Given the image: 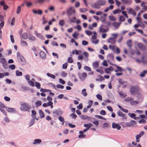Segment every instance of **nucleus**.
Segmentation results:
<instances>
[{
	"label": "nucleus",
	"instance_id": "1a4fd4ad",
	"mask_svg": "<svg viewBox=\"0 0 147 147\" xmlns=\"http://www.w3.org/2000/svg\"><path fill=\"white\" fill-rule=\"evenodd\" d=\"M112 127L113 128H116L118 130L120 129L121 128L120 125L116 123H113L112 125Z\"/></svg>",
	"mask_w": 147,
	"mask_h": 147
},
{
	"label": "nucleus",
	"instance_id": "79ce46f5",
	"mask_svg": "<svg viewBox=\"0 0 147 147\" xmlns=\"http://www.w3.org/2000/svg\"><path fill=\"white\" fill-rule=\"evenodd\" d=\"M100 32H105L107 31V30L102 27H100L99 30Z\"/></svg>",
	"mask_w": 147,
	"mask_h": 147
},
{
	"label": "nucleus",
	"instance_id": "f704fd0d",
	"mask_svg": "<svg viewBox=\"0 0 147 147\" xmlns=\"http://www.w3.org/2000/svg\"><path fill=\"white\" fill-rule=\"evenodd\" d=\"M116 53L118 54L120 53V49L118 47L115 48V49L113 50Z\"/></svg>",
	"mask_w": 147,
	"mask_h": 147
},
{
	"label": "nucleus",
	"instance_id": "58836bf2",
	"mask_svg": "<svg viewBox=\"0 0 147 147\" xmlns=\"http://www.w3.org/2000/svg\"><path fill=\"white\" fill-rule=\"evenodd\" d=\"M130 103L131 105H135L138 103V102L137 101L132 100L130 102Z\"/></svg>",
	"mask_w": 147,
	"mask_h": 147
},
{
	"label": "nucleus",
	"instance_id": "603ef678",
	"mask_svg": "<svg viewBox=\"0 0 147 147\" xmlns=\"http://www.w3.org/2000/svg\"><path fill=\"white\" fill-rule=\"evenodd\" d=\"M119 83L121 85H124L126 83L125 82L123 81L121 79H119L118 80Z\"/></svg>",
	"mask_w": 147,
	"mask_h": 147
},
{
	"label": "nucleus",
	"instance_id": "bf43d9fd",
	"mask_svg": "<svg viewBox=\"0 0 147 147\" xmlns=\"http://www.w3.org/2000/svg\"><path fill=\"white\" fill-rule=\"evenodd\" d=\"M80 134V135L78 136V138H85L86 136V135L85 134Z\"/></svg>",
	"mask_w": 147,
	"mask_h": 147
},
{
	"label": "nucleus",
	"instance_id": "052dcab7",
	"mask_svg": "<svg viewBox=\"0 0 147 147\" xmlns=\"http://www.w3.org/2000/svg\"><path fill=\"white\" fill-rule=\"evenodd\" d=\"M28 83L32 87L34 86V83L31 81L30 80L28 81Z\"/></svg>",
	"mask_w": 147,
	"mask_h": 147
},
{
	"label": "nucleus",
	"instance_id": "c9c22d12",
	"mask_svg": "<svg viewBox=\"0 0 147 147\" xmlns=\"http://www.w3.org/2000/svg\"><path fill=\"white\" fill-rule=\"evenodd\" d=\"M58 119L61 122H62V124H63L64 123V118L63 117L60 116L59 117Z\"/></svg>",
	"mask_w": 147,
	"mask_h": 147
},
{
	"label": "nucleus",
	"instance_id": "20e7f679",
	"mask_svg": "<svg viewBox=\"0 0 147 147\" xmlns=\"http://www.w3.org/2000/svg\"><path fill=\"white\" fill-rule=\"evenodd\" d=\"M17 58L19 62L22 64L25 61L24 58L20 53H17Z\"/></svg>",
	"mask_w": 147,
	"mask_h": 147
},
{
	"label": "nucleus",
	"instance_id": "0eeeda50",
	"mask_svg": "<svg viewBox=\"0 0 147 147\" xmlns=\"http://www.w3.org/2000/svg\"><path fill=\"white\" fill-rule=\"evenodd\" d=\"M32 11L34 14H38L40 15H42L43 13L42 11L40 9H38V10L33 9L32 10Z\"/></svg>",
	"mask_w": 147,
	"mask_h": 147
},
{
	"label": "nucleus",
	"instance_id": "6ab92c4d",
	"mask_svg": "<svg viewBox=\"0 0 147 147\" xmlns=\"http://www.w3.org/2000/svg\"><path fill=\"white\" fill-rule=\"evenodd\" d=\"M39 113L41 118H42L45 117V115L44 113L41 110H39Z\"/></svg>",
	"mask_w": 147,
	"mask_h": 147
},
{
	"label": "nucleus",
	"instance_id": "72a5a7b5",
	"mask_svg": "<svg viewBox=\"0 0 147 147\" xmlns=\"http://www.w3.org/2000/svg\"><path fill=\"white\" fill-rule=\"evenodd\" d=\"M117 114L119 116L121 117H124L125 115V114H123L122 112L120 111H119L117 112Z\"/></svg>",
	"mask_w": 147,
	"mask_h": 147
},
{
	"label": "nucleus",
	"instance_id": "5fc2aeb1",
	"mask_svg": "<svg viewBox=\"0 0 147 147\" xmlns=\"http://www.w3.org/2000/svg\"><path fill=\"white\" fill-rule=\"evenodd\" d=\"M95 117H96L99 118L100 119H104V120H106V119L105 118L102 116H100V115H95Z\"/></svg>",
	"mask_w": 147,
	"mask_h": 147
},
{
	"label": "nucleus",
	"instance_id": "5701e85b",
	"mask_svg": "<svg viewBox=\"0 0 147 147\" xmlns=\"http://www.w3.org/2000/svg\"><path fill=\"white\" fill-rule=\"evenodd\" d=\"M133 99L131 97H128L125 98L124 99V101L125 102H128L129 101H131L133 100Z\"/></svg>",
	"mask_w": 147,
	"mask_h": 147
},
{
	"label": "nucleus",
	"instance_id": "ddd939ff",
	"mask_svg": "<svg viewBox=\"0 0 147 147\" xmlns=\"http://www.w3.org/2000/svg\"><path fill=\"white\" fill-rule=\"evenodd\" d=\"M128 13L131 14H132L134 16H135L136 15V13L135 11L131 8L129 9L128 11Z\"/></svg>",
	"mask_w": 147,
	"mask_h": 147
},
{
	"label": "nucleus",
	"instance_id": "4d7b16f0",
	"mask_svg": "<svg viewBox=\"0 0 147 147\" xmlns=\"http://www.w3.org/2000/svg\"><path fill=\"white\" fill-rule=\"evenodd\" d=\"M21 10V8L20 6H18L17 9V11L16 13L17 14H19L20 13V11Z\"/></svg>",
	"mask_w": 147,
	"mask_h": 147
},
{
	"label": "nucleus",
	"instance_id": "a18cd8bd",
	"mask_svg": "<svg viewBox=\"0 0 147 147\" xmlns=\"http://www.w3.org/2000/svg\"><path fill=\"white\" fill-rule=\"evenodd\" d=\"M119 20L120 21L124 22L125 20V18L123 16H121L119 18Z\"/></svg>",
	"mask_w": 147,
	"mask_h": 147
},
{
	"label": "nucleus",
	"instance_id": "ea45409f",
	"mask_svg": "<svg viewBox=\"0 0 147 147\" xmlns=\"http://www.w3.org/2000/svg\"><path fill=\"white\" fill-rule=\"evenodd\" d=\"M76 17H74L70 20L69 21L70 22L75 23L76 21Z\"/></svg>",
	"mask_w": 147,
	"mask_h": 147
},
{
	"label": "nucleus",
	"instance_id": "cd10ccee",
	"mask_svg": "<svg viewBox=\"0 0 147 147\" xmlns=\"http://www.w3.org/2000/svg\"><path fill=\"white\" fill-rule=\"evenodd\" d=\"M21 90L23 91H28L29 90V88L25 86H22L21 88Z\"/></svg>",
	"mask_w": 147,
	"mask_h": 147
},
{
	"label": "nucleus",
	"instance_id": "c85d7f7f",
	"mask_svg": "<svg viewBox=\"0 0 147 147\" xmlns=\"http://www.w3.org/2000/svg\"><path fill=\"white\" fill-rule=\"evenodd\" d=\"M45 1V0H37L35 1V3L42 4H43Z\"/></svg>",
	"mask_w": 147,
	"mask_h": 147
},
{
	"label": "nucleus",
	"instance_id": "9d476101",
	"mask_svg": "<svg viewBox=\"0 0 147 147\" xmlns=\"http://www.w3.org/2000/svg\"><path fill=\"white\" fill-rule=\"evenodd\" d=\"M97 3H98L99 6H103L105 5L106 1L104 0H98L97 1Z\"/></svg>",
	"mask_w": 147,
	"mask_h": 147
},
{
	"label": "nucleus",
	"instance_id": "f03ea898",
	"mask_svg": "<svg viewBox=\"0 0 147 147\" xmlns=\"http://www.w3.org/2000/svg\"><path fill=\"white\" fill-rule=\"evenodd\" d=\"M139 90L138 86H133L131 87L130 92L132 94L134 95L139 91Z\"/></svg>",
	"mask_w": 147,
	"mask_h": 147
},
{
	"label": "nucleus",
	"instance_id": "09e8293b",
	"mask_svg": "<svg viewBox=\"0 0 147 147\" xmlns=\"http://www.w3.org/2000/svg\"><path fill=\"white\" fill-rule=\"evenodd\" d=\"M147 73V70H144L143 72L141 73L140 76L141 77H143L145 76V74Z\"/></svg>",
	"mask_w": 147,
	"mask_h": 147
},
{
	"label": "nucleus",
	"instance_id": "dca6fc26",
	"mask_svg": "<svg viewBox=\"0 0 147 147\" xmlns=\"http://www.w3.org/2000/svg\"><path fill=\"white\" fill-rule=\"evenodd\" d=\"M9 75V74L8 72H5L4 73H0V78H3L5 76H7Z\"/></svg>",
	"mask_w": 147,
	"mask_h": 147
},
{
	"label": "nucleus",
	"instance_id": "4be33fe9",
	"mask_svg": "<svg viewBox=\"0 0 147 147\" xmlns=\"http://www.w3.org/2000/svg\"><path fill=\"white\" fill-rule=\"evenodd\" d=\"M121 1L125 4H130L132 2L131 0H121Z\"/></svg>",
	"mask_w": 147,
	"mask_h": 147
},
{
	"label": "nucleus",
	"instance_id": "473e14b6",
	"mask_svg": "<svg viewBox=\"0 0 147 147\" xmlns=\"http://www.w3.org/2000/svg\"><path fill=\"white\" fill-rule=\"evenodd\" d=\"M6 109L7 111L10 112H13L15 111V109L10 108L6 107Z\"/></svg>",
	"mask_w": 147,
	"mask_h": 147
},
{
	"label": "nucleus",
	"instance_id": "f257e3e1",
	"mask_svg": "<svg viewBox=\"0 0 147 147\" xmlns=\"http://www.w3.org/2000/svg\"><path fill=\"white\" fill-rule=\"evenodd\" d=\"M21 105L20 109L23 111H29L31 108V107L28 103L22 102H20Z\"/></svg>",
	"mask_w": 147,
	"mask_h": 147
},
{
	"label": "nucleus",
	"instance_id": "37998d69",
	"mask_svg": "<svg viewBox=\"0 0 147 147\" xmlns=\"http://www.w3.org/2000/svg\"><path fill=\"white\" fill-rule=\"evenodd\" d=\"M25 3H26V6L27 7H30L32 5V3L31 2H28L27 1H25Z\"/></svg>",
	"mask_w": 147,
	"mask_h": 147
},
{
	"label": "nucleus",
	"instance_id": "bb28decb",
	"mask_svg": "<svg viewBox=\"0 0 147 147\" xmlns=\"http://www.w3.org/2000/svg\"><path fill=\"white\" fill-rule=\"evenodd\" d=\"M93 125L91 123H88V124H85L84 125V126L87 128V129H89Z\"/></svg>",
	"mask_w": 147,
	"mask_h": 147
},
{
	"label": "nucleus",
	"instance_id": "e2e57ef3",
	"mask_svg": "<svg viewBox=\"0 0 147 147\" xmlns=\"http://www.w3.org/2000/svg\"><path fill=\"white\" fill-rule=\"evenodd\" d=\"M115 0L117 6L118 7H119L121 4L120 2L118 0Z\"/></svg>",
	"mask_w": 147,
	"mask_h": 147
},
{
	"label": "nucleus",
	"instance_id": "7c9ffc66",
	"mask_svg": "<svg viewBox=\"0 0 147 147\" xmlns=\"http://www.w3.org/2000/svg\"><path fill=\"white\" fill-rule=\"evenodd\" d=\"M41 142V140L40 139H37L34 140L33 142L34 144H40Z\"/></svg>",
	"mask_w": 147,
	"mask_h": 147
},
{
	"label": "nucleus",
	"instance_id": "c756f323",
	"mask_svg": "<svg viewBox=\"0 0 147 147\" xmlns=\"http://www.w3.org/2000/svg\"><path fill=\"white\" fill-rule=\"evenodd\" d=\"M118 107L120 109H121L123 112L126 113H127L128 112V110L123 108V107H121V106L119 105Z\"/></svg>",
	"mask_w": 147,
	"mask_h": 147
},
{
	"label": "nucleus",
	"instance_id": "de8ad7c7",
	"mask_svg": "<svg viewBox=\"0 0 147 147\" xmlns=\"http://www.w3.org/2000/svg\"><path fill=\"white\" fill-rule=\"evenodd\" d=\"M32 116H34V117H33L34 118H36L35 116L36 114V111L34 110H32Z\"/></svg>",
	"mask_w": 147,
	"mask_h": 147
},
{
	"label": "nucleus",
	"instance_id": "423d86ee",
	"mask_svg": "<svg viewBox=\"0 0 147 147\" xmlns=\"http://www.w3.org/2000/svg\"><path fill=\"white\" fill-rule=\"evenodd\" d=\"M87 76V74L85 72H83L79 74L80 79L82 81L84 80Z\"/></svg>",
	"mask_w": 147,
	"mask_h": 147
},
{
	"label": "nucleus",
	"instance_id": "412c9836",
	"mask_svg": "<svg viewBox=\"0 0 147 147\" xmlns=\"http://www.w3.org/2000/svg\"><path fill=\"white\" fill-rule=\"evenodd\" d=\"M141 61L144 64H146L147 63V59L146 58L145 56L142 57Z\"/></svg>",
	"mask_w": 147,
	"mask_h": 147
},
{
	"label": "nucleus",
	"instance_id": "2f4dec72",
	"mask_svg": "<svg viewBox=\"0 0 147 147\" xmlns=\"http://www.w3.org/2000/svg\"><path fill=\"white\" fill-rule=\"evenodd\" d=\"M47 75L48 77H50L53 79H55V76L54 75L51 74L50 73H47Z\"/></svg>",
	"mask_w": 147,
	"mask_h": 147
},
{
	"label": "nucleus",
	"instance_id": "69168bd1",
	"mask_svg": "<svg viewBox=\"0 0 147 147\" xmlns=\"http://www.w3.org/2000/svg\"><path fill=\"white\" fill-rule=\"evenodd\" d=\"M79 35V33L78 32H75L73 34V37H77Z\"/></svg>",
	"mask_w": 147,
	"mask_h": 147
},
{
	"label": "nucleus",
	"instance_id": "b1692460",
	"mask_svg": "<svg viewBox=\"0 0 147 147\" xmlns=\"http://www.w3.org/2000/svg\"><path fill=\"white\" fill-rule=\"evenodd\" d=\"M120 24V23H119L117 22H114L113 23V25L115 28H117L119 27Z\"/></svg>",
	"mask_w": 147,
	"mask_h": 147
},
{
	"label": "nucleus",
	"instance_id": "3c124183",
	"mask_svg": "<svg viewBox=\"0 0 147 147\" xmlns=\"http://www.w3.org/2000/svg\"><path fill=\"white\" fill-rule=\"evenodd\" d=\"M51 101H49L48 103H44L43 104L42 106L44 107H46L49 106L50 102Z\"/></svg>",
	"mask_w": 147,
	"mask_h": 147
},
{
	"label": "nucleus",
	"instance_id": "a878e982",
	"mask_svg": "<svg viewBox=\"0 0 147 147\" xmlns=\"http://www.w3.org/2000/svg\"><path fill=\"white\" fill-rule=\"evenodd\" d=\"M92 65L94 68H97L98 67L99 63L97 61H96L94 62L92 64Z\"/></svg>",
	"mask_w": 147,
	"mask_h": 147
},
{
	"label": "nucleus",
	"instance_id": "39448f33",
	"mask_svg": "<svg viewBox=\"0 0 147 147\" xmlns=\"http://www.w3.org/2000/svg\"><path fill=\"white\" fill-rule=\"evenodd\" d=\"M0 63L2 64L3 67L5 69L7 68L8 64L5 59L4 58L0 59Z\"/></svg>",
	"mask_w": 147,
	"mask_h": 147
},
{
	"label": "nucleus",
	"instance_id": "774afa93",
	"mask_svg": "<svg viewBox=\"0 0 147 147\" xmlns=\"http://www.w3.org/2000/svg\"><path fill=\"white\" fill-rule=\"evenodd\" d=\"M9 68L12 69H14L15 68V66L14 65H9Z\"/></svg>",
	"mask_w": 147,
	"mask_h": 147
},
{
	"label": "nucleus",
	"instance_id": "680f3d73",
	"mask_svg": "<svg viewBox=\"0 0 147 147\" xmlns=\"http://www.w3.org/2000/svg\"><path fill=\"white\" fill-rule=\"evenodd\" d=\"M34 33L36 35V36L37 37H42V36L41 34L38 33V32L36 31H34Z\"/></svg>",
	"mask_w": 147,
	"mask_h": 147
},
{
	"label": "nucleus",
	"instance_id": "864d4df0",
	"mask_svg": "<svg viewBox=\"0 0 147 147\" xmlns=\"http://www.w3.org/2000/svg\"><path fill=\"white\" fill-rule=\"evenodd\" d=\"M59 24L61 26H63L64 24V21L63 20H61L59 21Z\"/></svg>",
	"mask_w": 147,
	"mask_h": 147
},
{
	"label": "nucleus",
	"instance_id": "4c0bfd02",
	"mask_svg": "<svg viewBox=\"0 0 147 147\" xmlns=\"http://www.w3.org/2000/svg\"><path fill=\"white\" fill-rule=\"evenodd\" d=\"M121 12V11L119 9H118L117 10H114L113 11V13L114 14L120 13Z\"/></svg>",
	"mask_w": 147,
	"mask_h": 147
},
{
	"label": "nucleus",
	"instance_id": "aec40b11",
	"mask_svg": "<svg viewBox=\"0 0 147 147\" xmlns=\"http://www.w3.org/2000/svg\"><path fill=\"white\" fill-rule=\"evenodd\" d=\"M97 37H92V41L94 44H97L99 42V40L97 39Z\"/></svg>",
	"mask_w": 147,
	"mask_h": 147
},
{
	"label": "nucleus",
	"instance_id": "0e129e2a",
	"mask_svg": "<svg viewBox=\"0 0 147 147\" xmlns=\"http://www.w3.org/2000/svg\"><path fill=\"white\" fill-rule=\"evenodd\" d=\"M67 75V73L64 71H62L61 73V76L63 77H65Z\"/></svg>",
	"mask_w": 147,
	"mask_h": 147
},
{
	"label": "nucleus",
	"instance_id": "f8f14e48",
	"mask_svg": "<svg viewBox=\"0 0 147 147\" xmlns=\"http://www.w3.org/2000/svg\"><path fill=\"white\" fill-rule=\"evenodd\" d=\"M117 69H115L114 71L115 72H117L119 71L122 72L124 71V70L122 69L121 67L117 66L115 65Z\"/></svg>",
	"mask_w": 147,
	"mask_h": 147
},
{
	"label": "nucleus",
	"instance_id": "e433bc0d",
	"mask_svg": "<svg viewBox=\"0 0 147 147\" xmlns=\"http://www.w3.org/2000/svg\"><path fill=\"white\" fill-rule=\"evenodd\" d=\"M74 62V60L71 57H69L67 59V62L69 63H72Z\"/></svg>",
	"mask_w": 147,
	"mask_h": 147
},
{
	"label": "nucleus",
	"instance_id": "49530a36",
	"mask_svg": "<svg viewBox=\"0 0 147 147\" xmlns=\"http://www.w3.org/2000/svg\"><path fill=\"white\" fill-rule=\"evenodd\" d=\"M130 127L132 126L133 125H135L136 124V122L134 120L131 121L130 122Z\"/></svg>",
	"mask_w": 147,
	"mask_h": 147
},
{
	"label": "nucleus",
	"instance_id": "9b49d317",
	"mask_svg": "<svg viewBox=\"0 0 147 147\" xmlns=\"http://www.w3.org/2000/svg\"><path fill=\"white\" fill-rule=\"evenodd\" d=\"M113 69L112 67H110L105 69V71L107 74H110L111 71H113Z\"/></svg>",
	"mask_w": 147,
	"mask_h": 147
},
{
	"label": "nucleus",
	"instance_id": "f3484780",
	"mask_svg": "<svg viewBox=\"0 0 147 147\" xmlns=\"http://www.w3.org/2000/svg\"><path fill=\"white\" fill-rule=\"evenodd\" d=\"M40 55L41 57L43 59H45L46 57V55L45 53L42 51L40 52Z\"/></svg>",
	"mask_w": 147,
	"mask_h": 147
},
{
	"label": "nucleus",
	"instance_id": "6e6552de",
	"mask_svg": "<svg viewBox=\"0 0 147 147\" xmlns=\"http://www.w3.org/2000/svg\"><path fill=\"white\" fill-rule=\"evenodd\" d=\"M144 134V132L143 131H141L139 135H137L136 136V142H140L139 138H140Z\"/></svg>",
	"mask_w": 147,
	"mask_h": 147
},
{
	"label": "nucleus",
	"instance_id": "338daca9",
	"mask_svg": "<svg viewBox=\"0 0 147 147\" xmlns=\"http://www.w3.org/2000/svg\"><path fill=\"white\" fill-rule=\"evenodd\" d=\"M109 18V19L111 21H115L116 20L115 18L113 16H110Z\"/></svg>",
	"mask_w": 147,
	"mask_h": 147
},
{
	"label": "nucleus",
	"instance_id": "2eb2a0df",
	"mask_svg": "<svg viewBox=\"0 0 147 147\" xmlns=\"http://www.w3.org/2000/svg\"><path fill=\"white\" fill-rule=\"evenodd\" d=\"M138 46L141 50H144L145 49V47L144 46L142 43H138Z\"/></svg>",
	"mask_w": 147,
	"mask_h": 147
},
{
	"label": "nucleus",
	"instance_id": "4468645a",
	"mask_svg": "<svg viewBox=\"0 0 147 147\" xmlns=\"http://www.w3.org/2000/svg\"><path fill=\"white\" fill-rule=\"evenodd\" d=\"M92 7L94 8L99 9L100 8V6H99L98 3H95L92 5Z\"/></svg>",
	"mask_w": 147,
	"mask_h": 147
},
{
	"label": "nucleus",
	"instance_id": "6e6d98bb",
	"mask_svg": "<svg viewBox=\"0 0 147 147\" xmlns=\"http://www.w3.org/2000/svg\"><path fill=\"white\" fill-rule=\"evenodd\" d=\"M85 33L89 36L91 35L92 34V32L88 30H86Z\"/></svg>",
	"mask_w": 147,
	"mask_h": 147
},
{
	"label": "nucleus",
	"instance_id": "7ed1b4c3",
	"mask_svg": "<svg viewBox=\"0 0 147 147\" xmlns=\"http://www.w3.org/2000/svg\"><path fill=\"white\" fill-rule=\"evenodd\" d=\"M67 13L68 16H70L73 13L75 14L76 13V11L74 9V7L70 6L69 8L67 9Z\"/></svg>",
	"mask_w": 147,
	"mask_h": 147
},
{
	"label": "nucleus",
	"instance_id": "393cba45",
	"mask_svg": "<svg viewBox=\"0 0 147 147\" xmlns=\"http://www.w3.org/2000/svg\"><path fill=\"white\" fill-rule=\"evenodd\" d=\"M82 93L85 97L88 94L86 92V89H84L82 90Z\"/></svg>",
	"mask_w": 147,
	"mask_h": 147
},
{
	"label": "nucleus",
	"instance_id": "a19ab883",
	"mask_svg": "<svg viewBox=\"0 0 147 147\" xmlns=\"http://www.w3.org/2000/svg\"><path fill=\"white\" fill-rule=\"evenodd\" d=\"M35 86L38 89H39L40 88V84L38 82H35Z\"/></svg>",
	"mask_w": 147,
	"mask_h": 147
},
{
	"label": "nucleus",
	"instance_id": "a211bd4d",
	"mask_svg": "<svg viewBox=\"0 0 147 147\" xmlns=\"http://www.w3.org/2000/svg\"><path fill=\"white\" fill-rule=\"evenodd\" d=\"M42 102L40 100H37L35 103L36 107H38L42 105Z\"/></svg>",
	"mask_w": 147,
	"mask_h": 147
},
{
	"label": "nucleus",
	"instance_id": "8fccbe9b",
	"mask_svg": "<svg viewBox=\"0 0 147 147\" xmlns=\"http://www.w3.org/2000/svg\"><path fill=\"white\" fill-rule=\"evenodd\" d=\"M68 65V63L67 62H66L63 65L62 68L63 69H66L67 68Z\"/></svg>",
	"mask_w": 147,
	"mask_h": 147
},
{
	"label": "nucleus",
	"instance_id": "c03bdc74",
	"mask_svg": "<svg viewBox=\"0 0 147 147\" xmlns=\"http://www.w3.org/2000/svg\"><path fill=\"white\" fill-rule=\"evenodd\" d=\"M16 74L17 76H21L22 75V73L19 70H17L16 71Z\"/></svg>",
	"mask_w": 147,
	"mask_h": 147
},
{
	"label": "nucleus",
	"instance_id": "13d9d810",
	"mask_svg": "<svg viewBox=\"0 0 147 147\" xmlns=\"http://www.w3.org/2000/svg\"><path fill=\"white\" fill-rule=\"evenodd\" d=\"M43 20L42 24H45L47 22V20H46L44 17H43L42 18Z\"/></svg>",
	"mask_w": 147,
	"mask_h": 147
}]
</instances>
